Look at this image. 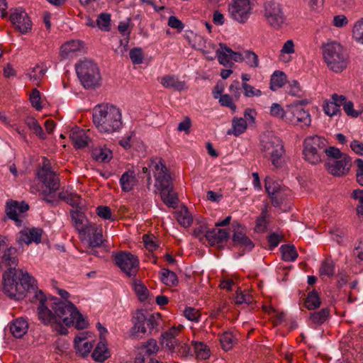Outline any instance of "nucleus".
I'll list each match as a JSON object with an SVG mask.
<instances>
[{"instance_id":"obj_16","label":"nucleus","mask_w":363,"mask_h":363,"mask_svg":"<svg viewBox=\"0 0 363 363\" xmlns=\"http://www.w3.org/2000/svg\"><path fill=\"white\" fill-rule=\"evenodd\" d=\"M286 113L289 121L295 125L308 126L311 123L310 114L306 111L301 105H291L286 108Z\"/></svg>"},{"instance_id":"obj_48","label":"nucleus","mask_w":363,"mask_h":363,"mask_svg":"<svg viewBox=\"0 0 363 363\" xmlns=\"http://www.w3.org/2000/svg\"><path fill=\"white\" fill-rule=\"evenodd\" d=\"M96 25L101 30L109 31L111 29V15L107 13H101L98 16Z\"/></svg>"},{"instance_id":"obj_27","label":"nucleus","mask_w":363,"mask_h":363,"mask_svg":"<svg viewBox=\"0 0 363 363\" xmlns=\"http://www.w3.org/2000/svg\"><path fill=\"white\" fill-rule=\"evenodd\" d=\"M86 234L89 236V245L99 247L104 242L102 229L93 224L89 227Z\"/></svg>"},{"instance_id":"obj_54","label":"nucleus","mask_w":363,"mask_h":363,"mask_svg":"<svg viewBox=\"0 0 363 363\" xmlns=\"http://www.w3.org/2000/svg\"><path fill=\"white\" fill-rule=\"evenodd\" d=\"M352 34L357 41L363 44V18L356 22L353 27Z\"/></svg>"},{"instance_id":"obj_45","label":"nucleus","mask_w":363,"mask_h":363,"mask_svg":"<svg viewBox=\"0 0 363 363\" xmlns=\"http://www.w3.org/2000/svg\"><path fill=\"white\" fill-rule=\"evenodd\" d=\"M193 345L198 359L205 360L210 357V350L207 345L199 342H194Z\"/></svg>"},{"instance_id":"obj_1","label":"nucleus","mask_w":363,"mask_h":363,"mask_svg":"<svg viewBox=\"0 0 363 363\" xmlns=\"http://www.w3.org/2000/svg\"><path fill=\"white\" fill-rule=\"evenodd\" d=\"M17 249L10 247L0 257V269H6L3 274V291L11 298L23 299L26 292L35 289V279L27 271L16 269L18 259Z\"/></svg>"},{"instance_id":"obj_23","label":"nucleus","mask_w":363,"mask_h":363,"mask_svg":"<svg viewBox=\"0 0 363 363\" xmlns=\"http://www.w3.org/2000/svg\"><path fill=\"white\" fill-rule=\"evenodd\" d=\"M69 138L74 146L79 149L89 147L92 143L91 138L86 135L85 130L79 128L71 130Z\"/></svg>"},{"instance_id":"obj_11","label":"nucleus","mask_w":363,"mask_h":363,"mask_svg":"<svg viewBox=\"0 0 363 363\" xmlns=\"http://www.w3.org/2000/svg\"><path fill=\"white\" fill-rule=\"evenodd\" d=\"M55 306L52 309L55 311L56 321L55 323L60 325L63 323L65 325L69 326L73 324L72 315L75 310V306L68 301H58L54 303Z\"/></svg>"},{"instance_id":"obj_56","label":"nucleus","mask_w":363,"mask_h":363,"mask_svg":"<svg viewBox=\"0 0 363 363\" xmlns=\"http://www.w3.org/2000/svg\"><path fill=\"white\" fill-rule=\"evenodd\" d=\"M73 322H76V328L77 329H84L88 326L87 321L85 320L83 315L79 313L77 308H75L74 312L72 315Z\"/></svg>"},{"instance_id":"obj_57","label":"nucleus","mask_w":363,"mask_h":363,"mask_svg":"<svg viewBox=\"0 0 363 363\" xmlns=\"http://www.w3.org/2000/svg\"><path fill=\"white\" fill-rule=\"evenodd\" d=\"M324 152L330 157L328 160H340L342 156H348L347 155L341 152V151L335 147H329L324 150Z\"/></svg>"},{"instance_id":"obj_4","label":"nucleus","mask_w":363,"mask_h":363,"mask_svg":"<svg viewBox=\"0 0 363 363\" xmlns=\"http://www.w3.org/2000/svg\"><path fill=\"white\" fill-rule=\"evenodd\" d=\"M260 150L265 157L270 158L272 164L281 166V159L285 152L281 140L272 133L264 134L260 141Z\"/></svg>"},{"instance_id":"obj_30","label":"nucleus","mask_w":363,"mask_h":363,"mask_svg":"<svg viewBox=\"0 0 363 363\" xmlns=\"http://www.w3.org/2000/svg\"><path fill=\"white\" fill-rule=\"evenodd\" d=\"M220 48L216 50V57L218 58L219 63L226 67H232L234 63L230 62V54L226 52V49H230L224 43H220Z\"/></svg>"},{"instance_id":"obj_17","label":"nucleus","mask_w":363,"mask_h":363,"mask_svg":"<svg viewBox=\"0 0 363 363\" xmlns=\"http://www.w3.org/2000/svg\"><path fill=\"white\" fill-rule=\"evenodd\" d=\"M232 242L234 246L243 248L245 250L250 251L255 247L253 242L246 235L245 228L239 223L233 224Z\"/></svg>"},{"instance_id":"obj_8","label":"nucleus","mask_w":363,"mask_h":363,"mask_svg":"<svg viewBox=\"0 0 363 363\" xmlns=\"http://www.w3.org/2000/svg\"><path fill=\"white\" fill-rule=\"evenodd\" d=\"M114 260L116 265L127 276H135L139 267V261L137 257L130 252L123 251L114 256Z\"/></svg>"},{"instance_id":"obj_64","label":"nucleus","mask_w":363,"mask_h":363,"mask_svg":"<svg viewBox=\"0 0 363 363\" xmlns=\"http://www.w3.org/2000/svg\"><path fill=\"white\" fill-rule=\"evenodd\" d=\"M355 162L357 165L356 171L357 182L361 186H363V160L357 159Z\"/></svg>"},{"instance_id":"obj_31","label":"nucleus","mask_w":363,"mask_h":363,"mask_svg":"<svg viewBox=\"0 0 363 363\" xmlns=\"http://www.w3.org/2000/svg\"><path fill=\"white\" fill-rule=\"evenodd\" d=\"M162 201L169 207L175 208L178 203V197L173 190V186L167 189L160 190Z\"/></svg>"},{"instance_id":"obj_24","label":"nucleus","mask_w":363,"mask_h":363,"mask_svg":"<svg viewBox=\"0 0 363 363\" xmlns=\"http://www.w3.org/2000/svg\"><path fill=\"white\" fill-rule=\"evenodd\" d=\"M184 327L179 325L177 327H172L167 331L161 335L160 343L161 345L169 350L174 345L175 346L179 341L177 336L179 335L180 330Z\"/></svg>"},{"instance_id":"obj_46","label":"nucleus","mask_w":363,"mask_h":363,"mask_svg":"<svg viewBox=\"0 0 363 363\" xmlns=\"http://www.w3.org/2000/svg\"><path fill=\"white\" fill-rule=\"evenodd\" d=\"M235 341L234 335L230 332L224 333L220 337V345L225 351L231 350Z\"/></svg>"},{"instance_id":"obj_35","label":"nucleus","mask_w":363,"mask_h":363,"mask_svg":"<svg viewBox=\"0 0 363 363\" xmlns=\"http://www.w3.org/2000/svg\"><path fill=\"white\" fill-rule=\"evenodd\" d=\"M92 155L98 162H108L112 158V152L106 147H98L93 150Z\"/></svg>"},{"instance_id":"obj_26","label":"nucleus","mask_w":363,"mask_h":363,"mask_svg":"<svg viewBox=\"0 0 363 363\" xmlns=\"http://www.w3.org/2000/svg\"><path fill=\"white\" fill-rule=\"evenodd\" d=\"M74 343L77 352L82 357L87 355L93 347V345L87 340L84 335L75 337Z\"/></svg>"},{"instance_id":"obj_15","label":"nucleus","mask_w":363,"mask_h":363,"mask_svg":"<svg viewBox=\"0 0 363 363\" xmlns=\"http://www.w3.org/2000/svg\"><path fill=\"white\" fill-rule=\"evenodd\" d=\"M10 20L16 30L22 34L30 32L32 29V22L27 13L19 9H16L10 15Z\"/></svg>"},{"instance_id":"obj_12","label":"nucleus","mask_w":363,"mask_h":363,"mask_svg":"<svg viewBox=\"0 0 363 363\" xmlns=\"http://www.w3.org/2000/svg\"><path fill=\"white\" fill-rule=\"evenodd\" d=\"M251 10L249 0H233L228 6V12L231 18L241 23L248 19Z\"/></svg>"},{"instance_id":"obj_55","label":"nucleus","mask_w":363,"mask_h":363,"mask_svg":"<svg viewBox=\"0 0 363 363\" xmlns=\"http://www.w3.org/2000/svg\"><path fill=\"white\" fill-rule=\"evenodd\" d=\"M144 352L148 355L155 354L159 350V346L155 339H150L143 345Z\"/></svg>"},{"instance_id":"obj_3","label":"nucleus","mask_w":363,"mask_h":363,"mask_svg":"<svg viewBox=\"0 0 363 363\" xmlns=\"http://www.w3.org/2000/svg\"><path fill=\"white\" fill-rule=\"evenodd\" d=\"M323 58L328 67L335 73L343 72L347 67L348 60L340 43H327L323 49Z\"/></svg>"},{"instance_id":"obj_42","label":"nucleus","mask_w":363,"mask_h":363,"mask_svg":"<svg viewBox=\"0 0 363 363\" xmlns=\"http://www.w3.org/2000/svg\"><path fill=\"white\" fill-rule=\"evenodd\" d=\"M108 352L105 344L101 340L92 352V357L97 362H104L108 358Z\"/></svg>"},{"instance_id":"obj_40","label":"nucleus","mask_w":363,"mask_h":363,"mask_svg":"<svg viewBox=\"0 0 363 363\" xmlns=\"http://www.w3.org/2000/svg\"><path fill=\"white\" fill-rule=\"evenodd\" d=\"M162 320V316L160 313H152L147 317L146 324L149 329L148 334L152 335V332L158 331V326L160 325Z\"/></svg>"},{"instance_id":"obj_59","label":"nucleus","mask_w":363,"mask_h":363,"mask_svg":"<svg viewBox=\"0 0 363 363\" xmlns=\"http://www.w3.org/2000/svg\"><path fill=\"white\" fill-rule=\"evenodd\" d=\"M235 303L238 305L246 303L249 305L252 302V296L248 294H243L241 291H237L235 296Z\"/></svg>"},{"instance_id":"obj_44","label":"nucleus","mask_w":363,"mask_h":363,"mask_svg":"<svg viewBox=\"0 0 363 363\" xmlns=\"http://www.w3.org/2000/svg\"><path fill=\"white\" fill-rule=\"evenodd\" d=\"M169 351L172 355L176 354L178 357H185L189 354L190 347L186 343L178 341L176 345H174Z\"/></svg>"},{"instance_id":"obj_14","label":"nucleus","mask_w":363,"mask_h":363,"mask_svg":"<svg viewBox=\"0 0 363 363\" xmlns=\"http://www.w3.org/2000/svg\"><path fill=\"white\" fill-rule=\"evenodd\" d=\"M352 165L351 158L349 156H342L338 160H328L325 167L330 174L336 177L347 174Z\"/></svg>"},{"instance_id":"obj_60","label":"nucleus","mask_w":363,"mask_h":363,"mask_svg":"<svg viewBox=\"0 0 363 363\" xmlns=\"http://www.w3.org/2000/svg\"><path fill=\"white\" fill-rule=\"evenodd\" d=\"M30 101L32 106L35 108L37 111L42 109V106L40 105V94L36 88L33 89L30 95Z\"/></svg>"},{"instance_id":"obj_62","label":"nucleus","mask_w":363,"mask_h":363,"mask_svg":"<svg viewBox=\"0 0 363 363\" xmlns=\"http://www.w3.org/2000/svg\"><path fill=\"white\" fill-rule=\"evenodd\" d=\"M219 103L223 106L230 108L233 111H235L236 106L233 101V97L229 94H223L219 97Z\"/></svg>"},{"instance_id":"obj_5","label":"nucleus","mask_w":363,"mask_h":363,"mask_svg":"<svg viewBox=\"0 0 363 363\" xmlns=\"http://www.w3.org/2000/svg\"><path fill=\"white\" fill-rule=\"evenodd\" d=\"M77 76L85 89L95 88L100 85L101 73L97 65L91 60H81L75 65Z\"/></svg>"},{"instance_id":"obj_47","label":"nucleus","mask_w":363,"mask_h":363,"mask_svg":"<svg viewBox=\"0 0 363 363\" xmlns=\"http://www.w3.org/2000/svg\"><path fill=\"white\" fill-rule=\"evenodd\" d=\"M25 122L27 126L40 139L44 140L45 138V134L43 133L42 127L35 118L28 117Z\"/></svg>"},{"instance_id":"obj_49","label":"nucleus","mask_w":363,"mask_h":363,"mask_svg":"<svg viewBox=\"0 0 363 363\" xmlns=\"http://www.w3.org/2000/svg\"><path fill=\"white\" fill-rule=\"evenodd\" d=\"M329 315V310L328 308H322L320 311L312 313L310 318L311 321L318 325L323 323Z\"/></svg>"},{"instance_id":"obj_29","label":"nucleus","mask_w":363,"mask_h":363,"mask_svg":"<svg viewBox=\"0 0 363 363\" xmlns=\"http://www.w3.org/2000/svg\"><path fill=\"white\" fill-rule=\"evenodd\" d=\"M136 182L137 179L134 171L128 170L124 172L120 179L122 190L125 192L131 191Z\"/></svg>"},{"instance_id":"obj_22","label":"nucleus","mask_w":363,"mask_h":363,"mask_svg":"<svg viewBox=\"0 0 363 363\" xmlns=\"http://www.w3.org/2000/svg\"><path fill=\"white\" fill-rule=\"evenodd\" d=\"M73 225L79 233L86 234L89 227L93 224L90 223L86 218L84 213L79 209L72 210L70 211Z\"/></svg>"},{"instance_id":"obj_13","label":"nucleus","mask_w":363,"mask_h":363,"mask_svg":"<svg viewBox=\"0 0 363 363\" xmlns=\"http://www.w3.org/2000/svg\"><path fill=\"white\" fill-rule=\"evenodd\" d=\"M43 230L40 228H25L19 231L16 236V242L18 245L19 250H23V245H30L31 242L39 244Z\"/></svg>"},{"instance_id":"obj_20","label":"nucleus","mask_w":363,"mask_h":363,"mask_svg":"<svg viewBox=\"0 0 363 363\" xmlns=\"http://www.w3.org/2000/svg\"><path fill=\"white\" fill-rule=\"evenodd\" d=\"M147 316L143 310L137 311L133 316L132 322L133 326L131 328V336L136 339H140L149 335L147 328L145 326Z\"/></svg>"},{"instance_id":"obj_63","label":"nucleus","mask_w":363,"mask_h":363,"mask_svg":"<svg viewBox=\"0 0 363 363\" xmlns=\"http://www.w3.org/2000/svg\"><path fill=\"white\" fill-rule=\"evenodd\" d=\"M270 113L272 116L279 118H284L286 117L288 118V116L286 113V110L284 111L282 107L278 104H273Z\"/></svg>"},{"instance_id":"obj_53","label":"nucleus","mask_w":363,"mask_h":363,"mask_svg":"<svg viewBox=\"0 0 363 363\" xmlns=\"http://www.w3.org/2000/svg\"><path fill=\"white\" fill-rule=\"evenodd\" d=\"M46 69L40 67V65H36L30 73L28 74L29 78L33 82H36V84H38V82L45 76Z\"/></svg>"},{"instance_id":"obj_61","label":"nucleus","mask_w":363,"mask_h":363,"mask_svg":"<svg viewBox=\"0 0 363 363\" xmlns=\"http://www.w3.org/2000/svg\"><path fill=\"white\" fill-rule=\"evenodd\" d=\"M229 91L231 96L235 100H238L241 95V88L240 82L238 80H234L229 86Z\"/></svg>"},{"instance_id":"obj_28","label":"nucleus","mask_w":363,"mask_h":363,"mask_svg":"<svg viewBox=\"0 0 363 363\" xmlns=\"http://www.w3.org/2000/svg\"><path fill=\"white\" fill-rule=\"evenodd\" d=\"M28 324L22 318H17L10 325V331L16 338H21L28 331Z\"/></svg>"},{"instance_id":"obj_51","label":"nucleus","mask_w":363,"mask_h":363,"mask_svg":"<svg viewBox=\"0 0 363 363\" xmlns=\"http://www.w3.org/2000/svg\"><path fill=\"white\" fill-rule=\"evenodd\" d=\"M244 60L250 67L257 68L259 67L258 56L252 51L246 50L244 52Z\"/></svg>"},{"instance_id":"obj_36","label":"nucleus","mask_w":363,"mask_h":363,"mask_svg":"<svg viewBox=\"0 0 363 363\" xmlns=\"http://www.w3.org/2000/svg\"><path fill=\"white\" fill-rule=\"evenodd\" d=\"M161 280L163 284L169 286H177L179 283L176 273L164 268L161 272Z\"/></svg>"},{"instance_id":"obj_43","label":"nucleus","mask_w":363,"mask_h":363,"mask_svg":"<svg viewBox=\"0 0 363 363\" xmlns=\"http://www.w3.org/2000/svg\"><path fill=\"white\" fill-rule=\"evenodd\" d=\"M335 273V264L331 259H325L321 264L319 269V274L320 277L327 276L332 277Z\"/></svg>"},{"instance_id":"obj_6","label":"nucleus","mask_w":363,"mask_h":363,"mask_svg":"<svg viewBox=\"0 0 363 363\" xmlns=\"http://www.w3.org/2000/svg\"><path fill=\"white\" fill-rule=\"evenodd\" d=\"M326 145L327 141L323 138L317 135L306 138L303 150L305 160L312 164L321 162L322 153L324 152Z\"/></svg>"},{"instance_id":"obj_34","label":"nucleus","mask_w":363,"mask_h":363,"mask_svg":"<svg viewBox=\"0 0 363 363\" xmlns=\"http://www.w3.org/2000/svg\"><path fill=\"white\" fill-rule=\"evenodd\" d=\"M247 126V124L245 119L243 118H235L233 120V127L231 129L228 130L227 133L228 135L238 136L245 131Z\"/></svg>"},{"instance_id":"obj_7","label":"nucleus","mask_w":363,"mask_h":363,"mask_svg":"<svg viewBox=\"0 0 363 363\" xmlns=\"http://www.w3.org/2000/svg\"><path fill=\"white\" fill-rule=\"evenodd\" d=\"M38 176L40 182L46 186V189L44 190V195L45 196L51 195L60 188V179L51 170V166L48 160L44 159L43 167L38 172Z\"/></svg>"},{"instance_id":"obj_58","label":"nucleus","mask_w":363,"mask_h":363,"mask_svg":"<svg viewBox=\"0 0 363 363\" xmlns=\"http://www.w3.org/2000/svg\"><path fill=\"white\" fill-rule=\"evenodd\" d=\"M242 87L244 91V95L246 97L259 96L262 95V91L259 89H255L254 86L243 82Z\"/></svg>"},{"instance_id":"obj_25","label":"nucleus","mask_w":363,"mask_h":363,"mask_svg":"<svg viewBox=\"0 0 363 363\" xmlns=\"http://www.w3.org/2000/svg\"><path fill=\"white\" fill-rule=\"evenodd\" d=\"M160 84L167 89H172L174 91H182L187 89L186 82L179 80L178 77L174 75H165L160 79Z\"/></svg>"},{"instance_id":"obj_33","label":"nucleus","mask_w":363,"mask_h":363,"mask_svg":"<svg viewBox=\"0 0 363 363\" xmlns=\"http://www.w3.org/2000/svg\"><path fill=\"white\" fill-rule=\"evenodd\" d=\"M176 219L178 223L184 228L189 227L193 222V218L186 207L175 213Z\"/></svg>"},{"instance_id":"obj_37","label":"nucleus","mask_w":363,"mask_h":363,"mask_svg":"<svg viewBox=\"0 0 363 363\" xmlns=\"http://www.w3.org/2000/svg\"><path fill=\"white\" fill-rule=\"evenodd\" d=\"M59 198L72 207H76L77 209H78L80 204L81 197L77 194L68 192L67 191H62L59 193Z\"/></svg>"},{"instance_id":"obj_18","label":"nucleus","mask_w":363,"mask_h":363,"mask_svg":"<svg viewBox=\"0 0 363 363\" xmlns=\"http://www.w3.org/2000/svg\"><path fill=\"white\" fill-rule=\"evenodd\" d=\"M265 189L272 199V203L274 206H279L284 199V193L286 191V186L279 182L266 177Z\"/></svg>"},{"instance_id":"obj_2","label":"nucleus","mask_w":363,"mask_h":363,"mask_svg":"<svg viewBox=\"0 0 363 363\" xmlns=\"http://www.w3.org/2000/svg\"><path fill=\"white\" fill-rule=\"evenodd\" d=\"M92 121L97 130L101 134H113L118 132L123 126L121 110L110 104L96 106L92 111Z\"/></svg>"},{"instance_id":"obj_19","label":"nucleus","mask_w":363,"mask_h":363,"mask_svg":"<svg viewBox=\"0 0 363 363\" xmlns=\"http://www.w3.org/2000/svg\"><path fill=\"white\" fill-rule=\"evenodd\" d=\"M35 297L39 300V305L37 307V313L39 320L45 325L55 323L56 317L55 313L45 306L46 298L42 291H38Z\"/></svg>"},{"instance_id":"obj_10","label":"nucleus","mask_w":363,"mask_h":363,"mask_svg":"<svg viewBox=\"0 0 363 363\" xmlns=\"http://www.w3.org/2000/svg\"><path fill=\"white\" fill-rule=\"evenodd\" d=\"M264 16L269 24L277 29L281 28L286 21V17L280 4L274 1L265 4Z\"/></svg>"},{"instance_id":"obj_50","label":"nucleus","mask_w":363,"mask_h":363,"mask_svg":"<svg viewBox=\"0 0 363 363\" xmlns=\"http://www.w3.org/2000/svg\"><path fill=\"white\" fill-rule=\"evenodd\" d=\"M134 290L140 301H144L147 298L148 290L141 281L135 280Z\"/></svg>"},{"instance_id":"obj_32","label":"nucleus","mask_w":363,"mask_h":363,"mask_svg":"<svg viewBox=\"0 0 363 363\" xmlns=\"http://www.w3.org/2000/svg\"><path fill=\"white\" fill-rule=\"evenodd\" d=\"M6 213L7 216L14 220L18 226L21 225L22 220L18 218V202L15 201H11L7 202Z\"/></svg>"},{"instance_id":"obj_39","label":"nucleus","mask_w":363,"mask_h":363,"mask_svg":"<svg viewBox=\"0 0 363 363\" xmlns=\"http://www.w3.org/2000/svg\"><path fill=\"white\" fill-rule=\"evenodd\" d=\"M282 259L286 262H294L298 257V252L294 245H283L280 247Z\"/></svg>"},{"instance_id":"obj_9","label":"nucleus","mask_w":363,"mask_h":363,"mask_svg":"<svg viewBox=\"0 0 363 363\" xmlns=\"http://www.w3.org/2000/svg\"><path fill=\"white\" fill-rule=\"evenodd\" d=\"M151 164L154 167V177L155 179V187L160 191L167 189L173 186L172 177L166 165L162 159L159 161L151 160Z\"/></svg>"},{"instance_id":"obj_38","label":"nucleus","mask_w":363,"mask_h":363,"mask_svg":"<svg viewBox=\"0 0 363 363\" xmlns=\"http://www.w3.org/2000/svg\"><path fill=\"white\" fill-rule=\"evenodd\" d=\"M286 80V76L283 72L275 71L271 77L270 89L276 91L278 88L284 86Z\"/></svg>"},{"instance_id":"obj_21","label":"nucleus","mask_w":363,"mask_h":363,"mask_svg":"<svg viewBox=\"0 0 363 363\" xmlns=\"http://www.w3.org/2000/svg\"><path fill=\"white\" fill-rule=\"evenodd\" d=\"M204 237L210 245H218V247L221 249L223 247L221 244L228 240L229 233L225 230L215 228L207 230Z\"/></svg>"},{"instance_id":"obj_41","label":"nucleus","mask_w":363,"mask_h":363,"mask_svg":"<svg viewBox=\"0 0 363 363\" xmlns=\"http://www.w3.org/2000/svg\"><path fill=\"white\" fill-rule=\"evenodd\" d=\"M320 303V297L315 290H313L308 293L305 301L306 308L308 310H314L318 308Z\"/></svg>"},{"instance_id":"obj_52","label":"nucleus","mask_w":363,"mask_h":363,"mask_svg":"<svg viewBox=\"0 0 363 363\" xmlns=\"http://www.w3.org/2000/svg\"><path fill=\"white\" fill-rule=\"evenodd\" d=\"M129 57L134 65H140L143 62L144 55L142 48H134L130 50Z\"/></svg>"}]
</instances>
